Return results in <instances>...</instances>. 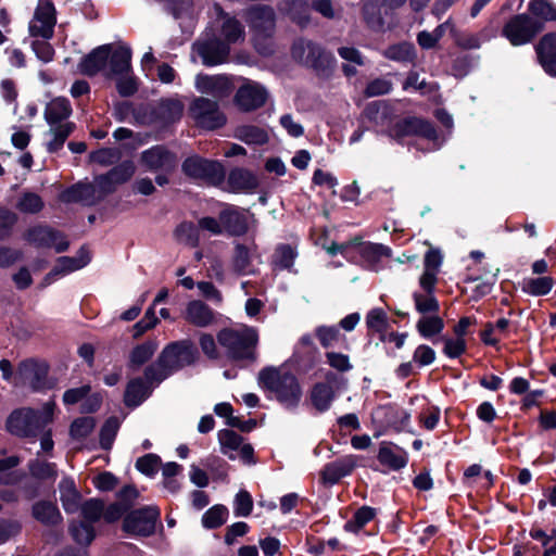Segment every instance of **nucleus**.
<instances>
[{"label": "nucleus", "instance_id": "obj_1", "mask_svg": "<svg viewBox=\"0 0 556 556\" xmlns=\"http://www.w3.org/2000/svg\"><path fill=\"white\" fill-rule=\"evenodd\" d=\"M131 55L132 51L126 45L114 48L112 43H104L84 55L78 63V70L88 77L103 73L106 79H112L131 72Z\"/></svg>", "mask_w": 556, "mask_h": 556}, {"label": "nucleus", "instance_id": "obj_2", "mask_svg": "<svg viewBox=\"0 0 556 556\" xmlns=\"http://www.w3.org/2000/svg\"><path fill=\"white\" fill-rule=\"evenodd\" d=\"M217 343L224 349L227 359L238 368H248L258 358V333L253 327L242 329L225 327L216 334Z\"/></svg>", "mask_w": 556, "mask_h": 556}, {"label": "nucleus", "instance_id": "obj_3", "mask_svg": "<svg viewBox=\"0 0 556 556\" xmlns=\"http://www.w3.org/2000/svg\"><path fill=\"white\" fill-rule=\"evenodd\" d=\"M258 386L286 409L295 410L302 400L303 390L298 377L275 366L262 368L257 376Z\"/></svg>", "mask_w": 556, "mask_h": 556}, {"label": "nucleus", "instance_id": "obj_4", "mask_svg": "<svg viewBox=\"0 0 556 556\" xmlns=\"http://www.w3.org/2000/svg\"><path fill=\"white\" fill-rule=\"evenodd\" d=\"M290 52L296 63L312 70L320 78H330L336 70L333 53L321 43L305 37L294 39Z\"/></svg>", "mask_w": 556, "mask_h": 556}, {"label": "nucleus", "instance_id": "obj_5", "mask_svg": "<svg viewBox=\"0 0 556 556\" xmlns=\"http://www.w3.org/2000/svg\"><path fill=\"white\" fill-rule=\"evenodd\" d=\"M182 174L197 182L218 187L226 179V169L218 160H212L199 154L187 156L181 163Z\"/></svg>", "mask_w": 556, "mask_h": 556}, {"label": "nucleus", "instance_id": "obj_6", "mask_svg": "<svg viewBox=\"0 0 556 556\" xmlns=\"http://www.w3.org/2000/svg\"><path fill=\"white\" fill-rule=\"evenodd\" d=\"M201 354L191 339H181L167 343L157 356V364L167 367L172 375L186 367L194 366Z\"/></svg>", "mask_w": 556, "mask_h": 556}, {"label": "nucleus", "instance_id": "obj_7", "mask_svg": "<svg viewBox=\"0 0 556 556\" xmlns=\"http://www.w3.org/2000/svg\"><path fill=\"white\" fill-rule=\"evenodd\" d=\"M543 31L540 21L534 20L528 13L511 15L504 24L501 36L513 47H521L534 41Z\"/></svg>", "mask_w": 556, "mask_h": 556}, {"label": "nucleus", "instance_id": "obj_8", "mask_svg": "<svg viewBox=\"0 0 556 556\" xmlns=\"http://www.w3.org/2000/svg\"><path fill=\"white\" fill-rule=\"evenodd\" d=\"M161 510L155 505H146L130 509L124 517L122 530L128 535L149 538L155 533Z\"/></svg>", "mask_w": 556, "mask_h": 556}, {"label": "nucleus", "instance_id": "obj_9", "mask_svg": "<svg viewBox=\"0 0 556 556\" xmlns=\"http://www.w3.org/2000/svg\"><path fill=\"white\" fill-rule=\"evenodd\" d=\"M49 364L35 358L22 361L17 368V377L33 392H46L54 388L55 380L49 376Z\"/></svg>", "mask_w": 556, "mask_h": 556}, {"label": "nucleus", "instance_id": "obj_10", "mask_svg": "<svg viewBox=\"0 0 556 556\" xmlns=\"http://www.w3.org/2000/svg\"><path fill=\"white\" fill-rule=\"evenodd\" d=\"M23 239L36 249L53 248L56 253L66 252L70 248L65 233L47 224L30 226L24 231Z\"/></svg>", "mask_w": 556, "mask_h": 556}, {"label": "nucleus", "instance_id": "obj_11", "mask_svg": "<svg viewBox=\"0 0 556 556\" xmlns=\"http://www.w3.org/2000/svg\"><path fill=\"white\" fill-rule=\"evenodd\" d=\"M194 124L205 130H216L227 123L226 115L219 110L218 103L208 98H195L189 108Z\"/></svg>", "mask_w": 556, "mask_h": 556}, {"label": "nucleus", "instance_id": "obj_12", "mask_svg": "<svg viewBox=\"0 0 556 556\" xmlns=\"http://www.w3.org/2000/svg\"><path fill=\"white\" fill-rule=\"evenodd\" d=\"M389 136L399 141L406 137L416 136L432 142L433 146L437 147L435 140L438 135L434 126L429 121L419 117H407L395 121L389 127Z\"/></svg>", "mask_w": 556, "mask_h": 556}, {"label": "nucleus", "instance_id": "obj_13", "mask_svg": "<svg viewBox=\"0 0 556 556\" xmlns=\"http://www.w3.org/2000/svg\"><path fill=\"white\" fill-rule=\"evenodd\" d=\"M139 163L148 172L172 174L178 166V156L165 144H155L140 153Z\"/></svg>", "mask_w": 556, "mask_h": 556}, {"label": "nucleus", "instance_id": "obj_14", "mask_svg": "<svg viewBox=\"0 0 556 556\" xmlns=\"http://www.w3.org/2000/svg\"><path fill=\"white\" fill-rule=\"evenodd\" d=\"M247 22L253 36L258 39L273 37L276 28V14L270 5L254 4L244 12Z\"/></svg>", "mask_w": 556, "mask_h": 556}, {"label": "nucleus", "instance_id": "obj_15", "mask_svg": "<svg viewBox=\"0 0 556 556\" xmlns=\"http://www.w3.org/2000/svg\"><path fill=\"white\" fill-rule=\"evenodd\" d=\"M37 409L26 407L14 409L5 422L7 430L18 438H35L42 430Z\"/></svg>", "mask_w": 556, "mask_h": 556}, {"label": "nucleus", "instance_id": "obj_16", "mask_svg": "<svg viewBox=\"0 0 556 556\" xmlns=\"http://www.w3.org/2000/svg\"><path fill=\"white\" fill-rule=\"evenodd\" d=\"M248 210L233 204H226L219 211V222L222 223L223 233L229 237H242L249 231Z\"/></svg>", "mask_w": 556, "mask_h": 556}, {"label": "nucleus", "instance_id": "obj_17", "mask_svg": "<svg viewBox=\"0 0 556 556\" xmlns=\"http://www.w3.org/2000/svg\"><path fill=\"white\" fill-rule=\"evenodd\" d=\"M184 114V103L178 99L162 98L150 109L149 119L153 124L168 127L179 122Z\"/></svg>", "mask_w": 556, "mask_h": 556}, {"label": "nucleus", "instance_id": "obj_18", "mask_svg": "<svg viewBox=\"0 0 556 556\" xmlns=\"http://www.w3.org/2000/svg\"><path fill=\"white\" fill-rule=\"evenodd\" d=\"M267 90L258 84L240 86L233 97V103L241 112H252L265 105Z\"/></svg>", "mask_w": 556, "mask_h": 556}, {"label": "nucleus", "instance_id": "obj_19", "mask_svg": "<svg viewBox=\"0 0 556 556\" xmlns=\"http://www.w3.org/2000/svg\"><path fill=\"white\" fill-rule=\"evenodd\" d=\"M34 17L41 23V26L29 25L31 37L50 38L53 27L56 24V11L52 0H39Z\"/></svg>", "mask_w": 556, "mask_h": 556}, {"label": "nucleus", "instance_id": "obj_20", "mask_svg": "<svg viewBox=\"0 0 556 556\" xmlns=\"http://www.w3.org/2000/svg\"><path fill=\"white\" fill-rule=\"evenodd\" d=\"M357 466V457L346 455L327 463L320 471V480L326 485L337 484L342 478L350 476Z\"/></svg>", "mask_w": 556, "mask_h": 556}, {"label": "nucleus", "instance_id": "obj_21", "mask_svg": "<svg viewBox=\"0 0 556 556\" xmlns=\"http://www.w3.org/2000/svg\"><path fill=\"white\" fill-rule=\"evenodd\" d=\"M229 53L230 46L217 37L205 40L198 47V54L205 66H216L225 63Z\"/></svg>", "mask_w": 556, "mask_h": 556}, {"label": "nucleus", "instance_id": "obj_22", "mask_svg": "<svg viewBox=\"0 0 556 556\" xmlns=\"http://www.w3.org/2000/svg\"><path fill=\"white\" fill-rule=\"evenodd\" d=\"M96 186L92 182L78 181L62 190L59 200L65 204L83 203L84 205H96Z\"/></svg>", "mask_w": 556, "mask_h": 556}, {"label": "nucleus", "instance_id": "obj_23", "mask_svg": "<svg viewBox=\"0 0 556 556\" xmlns=\"http://www.w3.org/2000/svg\"><path fill=\"white\" fill-rule=\"evenodd\" d=\"M535 53L545 73L556 76V33L544 35L535 46Z\"/></svg>", "mask_w": 556, "mask_h": 556}, {"label": "nucleus", "instance_id": "obj_24", "mask_svg": "<svg viewBox=\"0 0 556 556\" xmlns=\"http://www.w3.org/2000/svg\"><path fill=\"white\" fill-rule=\"evenodd\" d=\"M227 185L233 193L253 192L258 188L260 181L252 170L244 167H235L228 173Z\"/></svg>", "mask_w": 556, "mask_h": 556}, {"label": "nucleus", "instance_id": "obj_25", "mask_svg": "<svg viewBox=\"0 0 556 556\" xmlns=\"http://www.w3.org/2000/svg\"><path fill=\"white\" fill-rule=\"evenodd\" d=\"M31 517L45 527H58L63 522V516L55 502L40 500L31 505Z\"/></svg>", "mask_w": 556, "mask_h": 556}, {"label": "nucleus", "instance_id": "obj_26", "mask_svg": "<svg viewBox=\"0 0 556 556\" xmlns=\"http://www.w3.org/2000/svg\"><path fill=\"white\" fill-rule=\"evenodd\" d=\"M184 318L187 323L205 328L215 320V312L203 301L192 300L187 304Z\"/></svg>", "mask_w": 556, "mask_h": 556}, {"label": "nucleus", "instance_id": "obj_27", "mask_svg": "<svg viewBox=\"0 0 556 556\" xmlns=\"http://www.w3.org/2000/svg\"><path fill=\"white\" fill-rule=\"evenodd\" d=\"M152 387L144 382L141 377L130 379L124 391V404L128 408L140 406L152 394Z\"/></svg>", "mask_w": 556, "mask_h": 556}, {"label": "nucleus", "instance_id": "obj_28", "mask_svg": "<svg viewBox=\"0 0 556 556\" xmlns=\"http://www.w3.org/2000/svg\"><path fill=\"white\" fill-rule=\"evenodd\" d=\"M336 397V390L328 383L315 382L308 392L311 405L320 414L330 409Z\"/></svg>", "mask_w": 556, "mask_h": 556}, {"label": "nucleus", "instance_id": "obj_29", "mask_svg": "<svg viewBox=\"0 0 556 556\" xmlns=\"http://www.w3.org/2000/svg\"><path fill=\"white\" fill-rule=\"evenodd\" d=\"M73 113L71 102L67 98L58 97L51 100L45 108V119L51 126L61 125Z\"/></svg>", "mask_w": 556, "mask_h": 556}, {"label": "nucleus", "instance_id": "obj_30", "mask_svg": "<svg viewBox=\"0 0 556 556\" xmlns=\"http://www.w3.org/2000/svg\"><path fill=\"white\" fill-rule=\"evenodd\" d=\"M410 414L396 404L384 406V431L401 432L408 429Z\"/></svg>", "mask_w": 556, "mask_h": 556}, {"label": "nucleus", "instance_id": "obj_31", "mask_svg": "<svg viewBox=\"0 0 556 556\" xmlns=\"http://www.w3.org/2000/svg\"><path fill=\"white\" fill-rule=\"evenodd\" d=\"M217 16L223 20V24L220 27V33L224 37V42H227L228 46L231 43L238 42L240 39L244 38V27L239 20L235 16H230L227 12H225L220 7L217 8Z\"/></svg>", "mask_w": 556, "mask_h": 556}, {"label": "nucleus", "instance_id": "obj_32", "mask_svg": "<svg viewBox=\"0 0 556 556\" xmlns=\"http://www.w3.org/2000/svg\"><path fill=\"white\" fill-rule=\"evenodd\" d=\"M285 14L300 28H306L311 22V5L306 0H286Z\"/></svg>", "mask_w": 556, "mask_h": 556}, {"label": "nucleus", "instance_id": "obj_33", "mask_svg": "<svg viewBox=\"0 0 556 556\" xmlns=\"http://www.w3.org/2000/svg\"><path fill=\"white\" fill-rule=\"evenodd\" d=\"M157 350V342L154 339H148L144 342L135 345L128 357L127 367L137 370L147 364Z\"/></svg>", "mask_w": 556, "mask_h": 556}, {"label": "nucleus", "instance_id": "obj_34", "mask_svg": "<svg viewBox=\"0 0 556 556\" xmlns=\"http://www.w3.org/2000/svg\"><path fill=\"white\" fill-rule=\"evenodd\" d=\"M90 260L89 251L85 247H81L78 251V257L60 256L56 258V263L53 267L60 276H64L87 266Z\"/></svg>", "mask_w": 556, "mask_h": 556}, {"label": "nucleus", "instance_id": "obj_35", "mask_svg": "<svg viewBox=\"0 0 556 556\" xmlns=\"http://www.w3.org/2000/svg\"><path fill=\"white\" fill-rule=\"evenodd\" d=\"M235 138L249 146H264L269 141L267 131L255 125L238 126L235 129Z\"/></svg>", "mask_w": 556, "mask_h": 556}, {"label": "nucleus", "instance_id": "obj_36", "mask_svg": "<svg viewBox=\"0 0 556 556\" xmlns=\"http://www.w3.org/2000/svg\"><path fill=\"white\" fill-rule=\"evenodd\" d=\"M68 532L72 539L81 546L80 548L86 549L97 535L93 525L85 520L72 521L68 526Z\"/></svg>", "mask_w": 556, "mask_h": 556}, {"label": "nucleus", "instance_id": "obj_37", "mask_svg": "<svg viewBox=\"0 0 556 556\" xmlns=\"http://www.w3.org/2000/svg\"><path fill=\"white\" fill-rule=\"evenodd\" d=\"M27 467L31 478L39 482L49 481L54 483L58 478V468L55 463L35 458L28 462Z\"/></svg>", "mask_w": 556, "mask_h": 556}, {"label": "nucleus", "instance_id": "obj_38", "mask_svg": "<svg viewBox=\"0 0 556 556\" xmlns=\"http://www.w3.org/2000/svg\"><path fill=\"white\" fill-rule=\"evenodd\" d=\"M528 14L542 23L543 29L546 22L556 21V7L547 0H530Z\"/></svg>", "mask_w": 556, "mask_h": 556}, {"label": "nucleus", "instance_id": "obj_39", "mask_svg": "<svg viewBox=\"0 0 556 556\" xmlns=\"http://www.w3.org/2000/svg\"><path fill=\"white\" fill-rule=\"evenodd\" d=\"M252 255L250 249L243 243H237L233 248L232 269L239 276L254 274L252 270Z\"/></svg>", "mask_w": 556, "mask_h": 556}, {"label": "nucleus", "instance_id": "obj_40", "mask_svg": "<svg viewBox=\"0 0 556 556\" xmlns=\"http://www.w3.org/2000/svg\"><path fill=\"white\" fill-rule=\"evenodd\" d=\"M416 328L422 338L431 340L442 332L444 321L437 314L422 315L417 321Z\"/></svg>", "mask_w": 556, "mask_h": 556}, {"label": "nucleus", "instance_id": "obj_41", "mask_svg": "<svg viewBox=\"0 0 556 556\" xmlns=\"http://www.w3.org/2000/svg\"><path fill=\"white\" fill-rule=\"evenodd\" d=\"M382 0H363L362 14L367 26L374 30L382 29Z\"/></svg>", "mask_w": 556, "mask_h": 556}, {"label": "nucleus", "instance_id": "obj_42", "mask_svg": "<svg viewBox=\"0 0 556 556\" xmlns=\"http://www.w3.org/2000/svg\"><path fill=\"white\" fill-rule=\"evenodd\" d=\"M298 257L295 248L288 243H279L273 254V265L279 269L291 270Z\"/></svg>", "mask_w": 556, "mask_h": 556}, {"label": "nucleus", "instance_id": "obj_43", "mask_svg": "<svg viewBox=\"0 0 556 556\" xmlns=\"http://www.w3.org/2000/svg\"><path fill=\"white\" fill-rule=\"evenodd\" d=\"M121 421L118 417L110 416L109 418L105 419L99 432V443L102 450L109 451L112 448Z\"/></svg>", "mask_w": 556, "mask_h": 556}, {"label": "nucleus", "instance_id": "obj_44", "mask_svg": "<svg viewBox=\"0 0 556 556\" xmlns=\"http://www.w3.org/2000/svg\"><path fill=\"white\" fill-rule=\"evenodd\" d=\"M228 508L223 504H216L208 508L202 516V526L208 530L222 527L228 518Z\"/></svg>", "mask_w": 556, "mask_h": 556}, {"label": "nucleus", "instance_id": "obj_45", "mask_svg": "<svg viewBox=\"0 0 556 556\" xmlns=\"http://www.w3.org/2000/svg\"><path fill=\"white\" fill-rule=\"evenodd\" d=\"M15 207L23 214H38L43 210L45 202L38 193L25 191L20 195Z\"/></svg>", "mask_w": 556, "mask_h": 556}, {"label": "nucleus", "instance_id": "obj_46", "mask_svg": "<svg viewBox=\"0 0 556 556\" xmlns=\"http://www.w3.org/2000/svg\"><path fill=\"white\" fill-rule=\"evenodd\" d=\"M376 509L369 506L358 508L352 518L344 523L346 532L358 533L369 521L375 518Z\"/></svg>", "mask_w": 556, "mask_h": 556}, {"label": "nucleus", "instance_id": "obj_47", "mask_svg": "<svg viewBox=\"0 0 556 556\" xmlns=\"http://www.w3.org/2000/svg\"><path fill=\"white\" fill-rule=\"evenodd\" d=\"M384 466H388L392 470H400L406 467L408 463V454L405 450L390 444L384 445Z\"/></svg>", "mask_w": 556, "mask_h": 556}, {"label": "nucleus", "instance_id": "obj_48", "mask_svg": "<svg viewBox=\"0 0 556 556\" xmlns=\"http://www.w3.org/2000/svg\"><path fill=\"white\" fill-rule=\"evenodd\" d=\"M174 236L179 242L197 248L200 242L199 228L192 222H182L176 226Z\"/></svg>", "mask_w": 556, "mask_h": 556}, {"label": "nucleus", "instance_id": "obj_49", "mask_svg": "<svg viewBox=\"0 0 556 556\" xmlns=\"http://www.w3.org/2000/svg\"><path fill=\"white\" fill-rule=\"evenodd\" d=\"M96 427V419L90 416L75 418L70 426V437L81 441L88 438Z\"/></svg>", "mask_w": 556, "mask_h": 556}, {"label": "nucleus", "instance_id": "obj_50", "mask_svg": "<svg viewBox=\"0 0 556 556\" xmlns=\"http://www.w3.org/2000/svg\"><path fill=\"white\" fill-rule=\"evenodd\" d=\"M75 127L76 126L73 122H66L61 125H55V127L53 128V139L47 143L48 152H59L63 148L66 139L74 131Z\"/></svg>", "mask_w": 556, "mask_h": 556}, {"label": "nucleus", "instance_id": "obj_51", "mask_svg": "<svg viewBox=\"0 0 556 556\" xmlns=\"http://www.w3.org/2000/svg\"><path fill=\"white\" fill-rule=\"evenodd\" d=\"M554 286L551 277L529 278L522 281V291L534 296L547 294Z\"/></svg>", "mask_w": 556, "mask_h": 556}, {"label": "nucleus", "instance_id": "obj_52", "mask_svg": "<svg viewBox=\"0 0 556 556\" xmlns=\"http://www.w3.org/2000/svg\"><path fill=\"white\" fill-rule=\"evenodd\" d=\"M104 502L100 498L86 500L80 507L83 520L92 525L103 518Z\"/></svg>", "mask_w": 556, "mask_h": 556}, {"label": "nucleus", "instance_id": "obj_53", "mask_svg": "<svg viewBox=\"0 0 556 556\" xmlns=\"http://www.w3.org/2000/svg\"><path fill=\"white\" fill-rule=\"evenodd\" d=\"M384 54L389 59L397 62H413L416 58V50L410 42H400L390 46Z\"/></svg>", "mask_w": 556, "mask_h": 556}, {"label": "nucleus", "instance_id": "obj_54", "mask_svg": "<svg viewBox=\"0 0 556 556\" xmlns=\"http://www.w3.org/2000/svg\"><path fill=\"white\" fill-rule=\"evenodd\" d=\"M366 325L370 342L377 337L376 345L382 342V307L370 309L366 316Z\"/></svg>", "mask_w": 556, "mask_h": 556}, {"label": "nucleus", "instance_id": "obj_55", "mask_svg": "<svg viewBox=\"0 0 556 556\" xmlns=\"http://www.w3.org/2000/svg\"><path fill=\"white\" fill-rule=\"evenodd\" d=\"M172 375L170 370L167 367H162L157 364V359L148 365L143 370V380L146 383L152 387L159 386L161 382L169 378Z\"/></svg>", "mask_w": 556, "mask_h": 556}, {"label": "nucleus", "instance_id": "obj_56", "mask_svg": "<svg viewBox=\"0 0 556 556\" xmlns=\"http://www.w3.org/2000/svg\"><path fill=\"white\" fill-rule=\"evenodd\" d=\"M18 222L16 213L5 206H0V242L9 240L13 229Z\"/></svg>", "mask_w": 556, "mask_h": 556}, {"label": "nucleus", "instance_id": "obj_57", "mask_svg": "<svg viewBox=\"0 0 556 556\" xmlns=\"http://www.w3.org/2000/svg\"><path fill=\"white\" fill-rule=\"evenodd\" d=\"M381 106H382L381 100H376V101H371V102L367 103V105L365 106V109L362 113V117H361L363 127H370L376 132H378L376 127H378V125H379V119L382 118V115L380 114Z\"/></svg>", "mask_w": 556, "mask_h": 556}, {"label": "nucleus", "instance_id": "obj_58", "mask_svg": "<svg viewBox=\"0 0 556 556\" xmlns=\"http://www.w3.org/2000/svg\"><path fill=\"white\" fill-rule=\"evenodd\" d=\"M253 510V497L251 493L241 489L233 498V514L236 517H249Z\"/></svg>", "mask_w": 556, "mask_h": 556}, {"label": "nucleus", "instance_id": "obj_59", "mask_svg": "<svg viewBox=\"0 0 556 556\" xmlns=\"http://www.w3.org/2000/svg\"><path fill=\"white\" fill-rule=\"evenodd\" d=\"M162 464V459L157 454L149 453L136 460V469L147 477H154L157 472L159 466Z\"/></svg>", "mask_w": 556, "mask_h": 556}, {"label": "nucleus", "instance_id": "obj_60", "mask_svg": "<svg viewBox=\"0 0 556 556\" xmlns=\"http://www.w3.org/2000/svg\"><path fill=\"white\" fill-rule=\"evenodd\" d=\"M414 302L416 309L422 315L437 314L439 311V302L433 293H414Z\"/></svg>", "mask_w": 556, "mask_h": 556}, {"label": "nucleus", "instance_id": "obj_61", "mask_svg": "<svg viewBox=\"0 0 556 556\" xmlns=\"http://www.w3.org/2000/svg\"><path fill=\"white\" fill-rule=\"evenodd\" d=\"M108 176L117 185L127 182L135 174V166L131 161H124L113 166L109 172Z\"/></svg>", "mask_w": 556, "mask_h": 556}, {"label": "nucleus", "instance_id": "obj_62", "mask_svg": "<svg viewBox=\"0 0 556 556\" xmlns=\"http://www.w3.org/2000/svg\"><path fill=\"white\" fill-rule=\"evenodd\" d=\"M359 254L369 267H376L382 258V243H358Z\"/></svg>", "mask_w": 556, "mask_h": 556}, {"label": "nucleus", "instance_id": "obj_63", "mask_svg": "<svg viewBox=\"0 0 556 556\" xmlns=\"http://www.w3.org/2000/svg\"><path fill=\"white\" fill-rule=\"evenodd\" d=\"M220 450L223 454H227L226 448L237 451L243 443V437L231 429H222L217 433Z\"/></svg>", "mask_w": 556, "mask_h": 556}, {"label": "nucleus", "instance_id": "obj_64", "mask_svg": "<svg viewBox=\"0 0 556 556\" xmlns=\"http://www.w3.org/2000/svg\"><path fill=\"white\" fill-rule=\"evenodd\" d=\"M453 37L456 46L464 50L479 49L483 42L480 34L469 31H454Z\"/></svg>", "mask_w": 556, "mask_h": 556}]
</instances>
